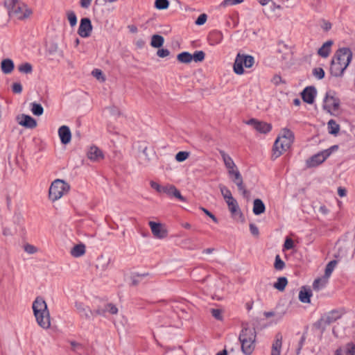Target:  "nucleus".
Returning a JSON list of instances; mask_svg holds the SVG:
<instances>
[{"label": "nucleus", "instance_id": "nucleus-9", "mask_svg": "<svg viewBox=\"0 0 355 355\" xmlns=\"http://www.w3.org/2000/svg\"><path fill=\"white\" fill-rule=\"evenodd\" d=\"M340 99L335 96V92L329 91L325 94L323 100V109L331 115H335L340 108Z\"/></svg>", "mask_w": 355, "mask_h": 355}, {"label": "nucleus", "instance_id": "nucleus-18", "mask_svg": "<svg viewBox=\"0 0 355 355\" xmlns=\"http://www.w3.org/2000/svg\"><path fill=\"white\" fill-rule=\"evenodd\" d=\"M317 91L314 86H309L304 88L301 93L302 100L309 104H312L316 96Z\"/></svg>", "mask_w": 355, "mask_h": 355}, {"label": "nucleus", "instance_id": "nucleus-41", "mask_svg": "<svg viewBox=\"0 0 355 355\" xmlns=\"http://www.w3.org/2000/svg\"><path fill=\"white\" fill-rule=\"evenodd\" d=\"M227 206H228L230 211L232 214H236L238 212L240 213L241 215L242 214L241 212V210L239 209L238 202L236 200V199L234 201H232V202H230L229 205H227Z\"/></svg>", "mask_w": 355, "mask_h": 355}, {"label": "nucleus", "instance_id": "nucleus-38", "mask_svg": "<svg viewBox=\"0 0 355 355\" xmlns=\"http://www.w3.org/2000/svg\"><path fill=\"white\" fill-rule=\"evenodd\" d=\"M336 264H337L336 260H332L327 263V265L326 266V268H325V271H324V276L328 278L330 277V275H331L333 270H334V268L336 267Z\"/></svg>", "mask_w": 355, "mask_h": 355}, {"label": "nucleus", "instance_id": "nucleus-29", "mask_svg": "<svg viewBox=\"0 0 355 355\" xmlns=\"http://www.w3.org/2000/svg\"><path fill=\"white\" fill-rule=\"evenodd\" d=\"M266 206L261 199L257 198L253 202V213L255 215H260L265 212Z\"/></svg>", "mask_w": 355, "mask_h": 355}, {"label": "nucleus", "instance_id": "nucleus-61", "mask_svg": "<svg viewBox=\"0 0 355 355\" xmlns=\"http://www.w3.org/2000/svg\"><path fill=\"white\" fill-rule=\"evenodd\" d=\"M92 1V0H80V6L81 8L87 9L90 6Z\"/></svg>", "mask_w": 355, "mask_h": 355}, {"label": "nucleus", "instance_id": "nucleus-17", "mask_svg": "<svg viewBox=\"0 0 355 355\" xmlns=\"http://www.w3.org/2000/svg\"><path fill=\"white\" fill-rule=\"evenodd\" d=\"M75 307L76 308L77 312L81 318L90 320L94 316L93 311L82 302H76Z\"/></svg>", "mask_w": 355, "mask_h": 355}, {"label": "nucleus", "instance_id": "nucleus-44", "mask_svg": "<svg viewBox=\"0 0 355 355\" xmlns=\"http://www.w3.org/2000/svg\"><path fill=\"white\" fill-rule=\"evenodd\" d=\"M285 267V263L281 259L280 256L279 254L276 255L275 263H274V268L277 270H282Z\"/></svg>", "mask_w": 355, "mask_h": 355}, {"label": "nucleus", "instance_id": "nucleus-5", "mask_svg": "<svg viewBox=\"0 0 355 355\" xmlns=\"http://www.w3.org/2000/svg\"><path fill=\"white\" fill-rule=\"evenodd\" d=\"M293 140V132L288 128H284L282 132V136L279 137L275 141L272 148V157L274 159L279 157L284 151L287 150L290 148Z\"/></svg>", "mask_w": 355, "mask_h": 355}, {"label": "nucleus", "instance_id": "nucleus-42", "mask_svg": "<svg viewBox=\"0 0 355 355\" xmlns=\"http://www.w3.org/2000/svg\"><path fill=\"white\" fill-rule=\"evenodd\" d=\"M210 313L211 315L218 320H223V310L220 309H211Z\"/></svg>", "mask_w": 355, "mask_h": 355}, {"label": "nucleus", "instance_id": "nucleus-14", "mask_svg": "<svg viewBox=\"0 0 355 355\" xmlns=\"http://www.w3.org/2000/svg\"><path fill=\"white\" fill-rule=\"evenodd\" d=\"M92 28L91 20L87 17L83 18L80 20L78 33L81 37H88L92 33Z\"/></svg>", "mask_w": 355, "mask_h": 355}, {"label": "nucleus", "instance_id": "nucleus-15", "mask_svg": "<svg viewBox=\"0 0 355 355\" xmlns=\"http://www.w3.org/2000/svg\"><path fill=\"white\" fill-rule=\"evenodd\" d=\"M17 123L26 128L33 129L37 126V121L29 115L21 114L16 117Z\"/></svg>", "mask_w": 355, "mask_h": 355}, {"label": "nucleus", "instance_id": "nucleus-3", "mask_svg": "<svg viewBox=\"0 0 355 355\" xmlns=\"http://www.w3.org/2000/svg\"><path fill=\"white\" fill-rule=\"evenodd\" d=\"M32 309L37 324L47 329L51 327L50 313L44 299L38 296L33 302Z\"/></svg>", "mask_w": 355, "mask_h": 355}, {"label": "nucleus", "instance_id": "nucleus-31", "mask_svg": "<svg viewBox=\"0 0 355 355\" xmlns=\"http://www.w3.org/2000/svg\"><path fill=\"white\" fill-rule=\"evenodd\" d=\"M223 39V35L219 31H213L209 35V40L211 45L219 44Z\"/></svg>", "mask_w": 355, "mask_h": 355}, {"label": "nucleus", "instance_id": "nucleus-19", "mask_svg": "<svg viewBox=\"0 0 355 355\" xmlns=\"http://www.w3.org/2000/svg\"><path fill=\"white\" fill-rule=\"evenodd\" d=\"M241 345V351L245 355H251L255 348V340L256 339H250L247 340L246 338L239 339Z\"/></svg>", "mask_w": 355, "mask_h": 355}, {"label": "nucleus", "instance_id": "nucleus-63", "mask_svg": "<svg viewBox=\"0 0 355 355\" xmlns=\"http://www.w3.org/2000/svg\"><path fill=\"white\" fill-rule=\"evenodd\" d=\"M94 315H104L106 313V309L104 308H98L96 310L93 311Z\"/></svg>", "mask_w": 355, "mask_h": 355}, {"label": "nucleus", "instance_id": "nucleus-30", "mask_svg": "<svg viewBox=\"0 0 355 355\" xmlns=\"http://www.w3.org/2000/svg\"><path fill=\"white\" fill-rule=\"evenodd\" d=\"M70 252L73 257H80L85 253V245L83 243L77 244L71 248Z\"/></svg>", "mask_w": 355, "mask_h": 355}, {"label": "nucleus", "instance_id": "nucleus-20", "mask_svg": "<svg viewBox=\"0 0 355 355\" xmlns=\"http://www.w3.org/2000/svg\"><path fill=\"white\" fill-rule=\"evenodd\" d=\"M58 135L62 144H67L71 141V132L67 125H62L58 129Z\"/></svg>", "mask_w": 355, "mask_h": 355}, {"label": "nucleus", "instance_id": "nucleus-27", "mask_svg": "<svg viewBox=\"0 0 355 355\" xmlns=\"http://www.w3.org/2000/svg\"><path fill=\"white\" fill-rule=\"evenodd\" d=\"M282 345V335L277 333L275 336V340L272 346L271 354L280 355V350Z\"/></svg>", "mask_w": 355, "mask_h": 355}, {"label": "nucleus", "instance_id": "nucleus-32", "mask_svg": "<svg viewBox=\"0 0 355 355\" xmlns=\"http://www.w3.org/2000/svg\"><path fill=\"white\" fill-rule=\"evenodd\" d=\"M327 128L329 133L334 135H336L340 130V125L334 119L329 121Z\"/></svg>", "mask_w": 355, "mask_h": 355}, {"label": "nucleus", "instance_id": "nucleus-53", "mask_svg": "<svg viewBox=\"0 0 355 355\" xmlns=\"http://www.w3.org/2000/svg\"><path fill=\"white\" fill-rule=\"evenodd\" d=\"M70 345L71 346V349L73 352H78L79 350L83 349V345L76 341H70Z\"/></svg>", "mask_w": 355, "mask_h": 355}, {"label": "nucleus", "instance_id": "nucleus-46", "mask_svg": "<svg viewBox=\"0 0 355 355\" xmlns=\"http://www.w3.org/2000/svg\"><path fill=\"white\" fill-rule=\"evenodd\" d=\"M324 71L321 67H316L313 69V75L319 80L324 77Z\"/></svg>", "mask_w": 355, "mask_h": 355}, {"label": "nucleus", "instance_id": "nucleus-12", "mask_svg": "<svg viewBox=\"0 0 355 355\" xmlns=\"http://www.w3.org/2000/svg\"><path fill=\"white\" fill-rule=\"evenodd\" d=\"M329 156V153L327 151H321L313 156L306 161V164L308 168H313L318 166L323 163L325 159Z\"/></svg>", "mask_w": 355, "mask_h": 355}, {"label": "nucleus", "instance_id": "nucleus-13", "mask_svg": "<svg viewBox=\"0 0 355 355\" xmlns=\"http://www.w3.org/2000/svg\"><path fill=\"white\" fill-rule=\"evenodd\" d=\"M246 123L248 125H252L254 130L262 134H266L269 132L272 129V125L270 123L261 121L255 119H251L248 120Z\"/></svg>", "mask_w": 355, "mask_h": 355}, {"label": "nucleus", "instance_id": "nucleus-49", "mask_svg": "<svg viewBox=\"0 0 355 355\" xmlns=\"http://www.w3.org/2000/svg\"><path fill=\"white\" fill-rule=\"evenodd\" d=\"M105 309H106V312H109L111 314H116L118 312V309L116 306L112 303L105 304Z\"/></svg>", "mask_w": 355, "mask_h": 355}, {"label": "nucleus", "instance_id": "nucleus-35", "mask_svg": "<svg viewBox=\"0 0 355 355\" xmlns=\"http://www.w3.org/2000/svg\"><path fill=\"white\" fill-rule=\"evenodd\" d=\"M18 70L21 73L30 74L33 72V66L29 62H24L18 66Z\"/></svg>", "mask_w": 355, "mask_h": 355}, {"label": "nucleus", "instance_id": "nucleus-16", "mask_svg": "<svg viewBox=\"0 0 355 355\" xmlns=\"http://www.w3.org/2000/svg\"><path fill=\"white\" fill-rule=\"evenodd\" d=\"M162 193H166L169 197H174L182 202H186V198L173 184H167L163 186Z\"/></svg>", "mask_w": 355, "mask_h": 355}, {"label": "nucleus", "instance_id": "nucleus-64", "mask_svg": "<svg viewBox=\"0 0 355 355\" xmlns=\"http://www.w3.org/2000/svg\"><path fill=\"white\" fill-rule=\"evenodd\" d=\"M338 194L340 197H344L347 194V191L345 188L343 187H338Z\"/></svg>", "mask_w": 355, "mask_h": 355}, {"label": "nucleus", "instance_id": "nucleus-4", "mask_svg": "<svg viewBox=\"0 0 355 355\" xmlns=\"http://www.w3.org/2000/svg\"><path fill=\"white\" fill-rule=\"evenodd\" d=\"M4 5L8 9L9 17L11 18L23 20L28 18L32 14V11L19 0H6Z\"/></svg>", "mask_w": 355, "mask_h": 355}, {"label": "nucleus", "instance_id": "nucleus-47", "mask_svg": "<svg viewBox=\"0 0 355 355\" xmlns=\"http://www.w3.org/2000/svg\"><path fill=\"white\" fill-rule=\"evenodd\" d=\"M189 156V153L186 151H180L175 155L178 162H182L186 160Z\"/></svg>", "mask_w": 355, "mask_h": 355}, {"label": "nucleus", "instance_id": "nucleus-51", "mask_svg": "<svg viewBox=\"0 0 355 355\" xmlns=\"http://www.w3.org/2000/svg\"><path fill=\"white\" fill-rule=\"evenodd\" d=\"M12 91L14 94H21L22 92V85L20 83H14L12 85Z\"/></svg>", "mask_w": 355, "mask_h": 355}, {"label": "nucleus", "instance_id": "nucleus-1", "mask_svg": "<svg viewBox=\"0 0 355 355\" xmlns=\"http://www.w3.org/2000/svg\"><path fill=\"white\" fill-rule=\"evenodd\" d=\"M353 53L348 47L338 49L332 58L330 65V73L334 77H342L344 71L350 64Z\"/></svg>", "mask_w": 355, "mask_h": 355}, {"label": "nucleus", "instance_id": "nucleus-62", "mask_svg": "<svg viewBox=\"0 0 355 355\" xmlns=\"http://www.w3.org/2000/svg\"><path fill=\"white\" fill-rule=\"evenodd\" d=\"M272 83L275 85H278L280 83H284V81L280 76L275 75L272 79Z\"/></svg>", "mask_w": 355, "mask_h": 355}, {"label": "nucleus", "instance_id": "nucleus-33", "mask_svg": "<svg viewBox=\"0 0 355 355\" xmlns=\"http://www.w3.org/2000/svg\"><path fill=\"white\" fill-rule=\"evenodd\" d=\"M288 284V280L285 277H281L277 279V281L274 284L273 286L275 288L279 291H284L286 285Z\"/></svg>", "mask_w": 355, "mask_h": 355}, {"label": "nucleus", "instance_id": "nucleus-54", "mask_svg": "<svg viewBox=\"0 0 355 355\" xmlns=\"http://www.w3.org/2000/svg\"><path fill=\"white\" fill-rule=\"evenodd\" d=\"M243 1V0H224L222 2V5L223 6H233V5L239 4V3H242Z\"/></svg>", "mask_w": 355, "mask_h": 355}, {"label": "nucleus", "instance_id": "nucleus-21", "mask_svg": "<svg viewBox=\"0 0 355 355\" xmlns=\"http://www.w3.org/2000/svg\"><path fill=\"white\" fill-rule=\"evenodd\" d=\"M87 157L91 161L98 162L103 159L104 155L103 152L98 147L93 146L89 148L87 152Z\"/></svg>", "mask_w": 355, "mask_h": 355}, {"label": "nucleus", "instance_id": "nucleus-60", "mask_svg": "<svg viewBox=\"0 0 355 355\" xmlns=\"http://www.w3.org/2000/svg\"><path fill=\"white\" fill-rule=\"evenodd\" d=\"M250 230L254 236H258L259 234L258 227L253 223L250 224Z\"/></svg>", "mask_w": 355, "mask_h": 355}, {"label": "nucleus", "instance_id": "nucleus-56", "mask_svg": "<svg viewBox=\"0 0 355 355\" xmlns=\"http://www.w3.org/2000/svg\"><path fill=\"white\" fill-rule=\"evenodd\" d=\"M92 75L96 78L98 80L102 79V81L105 80V78L103 77V72L101 70L95 69L92 71Z\"/></svg>", "mask_w": 355, "mask_h": 355}, {"label": "nucleus", "instance_id": "nucleus-59", "mask_svg": "<svg viewBox=\"0 0 355 355\" xmlns=\"http://www.w3.org/2000/svg\"><path fill=\"white\" fill-rule=\"evenodd\" d=\"M201 209L203 211V212L207 215L209 217H210L213 221L216 223H217L218 222L217 218L212 214L211 213L209 210H207V209L205 208H203V207H201Z\"/></svg>", "mask_w": 355, "mask_h": 355}, {"label": "nucleus", "instance_id": "nucleus-11", "mask_svg": "<svg viewBox=\"0 0 355 355\" xmlns=\"http://www.w3.org/2000/svg\"><path fill=\"white\" fill-rule=\"evenodd\" d=\"M148 225L151 229L152 234L157 239H164L168 235V231L164 225L160 223L150 221Z\"/></svg>", "mask_w": 355, "mask_h": 355}, {"label": "nucleus", "instance_id": "nucleus-2", "mask_svg": "<svg viewBox=\"0 0 355 355\" xmlns=\"http://www.w3.org/2000/svg\"><path fill=\"white\" fill-rule=\"evenodd\" d=\"M32 309L37 324L47 329L51 327L50 313L44 299L38 296L33 302Z\"/></svg>", "mask_w": 355, "mask_h": 355}, {"label": "nucleus", "instance_id": "nucleus-37", "mask_svg": "<svg viewBox=\"0 0 355 355\" xmlns=\"http://www.w3.org/2000/svg\"><path fill=\"white\" fill-rule=\"evenodd\" d=\"M31 112L35 116H41L44 112L43 107L40 103H31Z\"/></svg>", "mask_w": 355, "mask_h": 355}, {"label": "nucleus", "instance_id": "nucleus-39", "mask_svg": "<svg viewBox=\"0 0 355 355\" xmlns=\"http://www.w3.org/2000/svg\"><path fill=\"white\" fill-rule=\"evenodd\" d=\"M205 57V53L202 51H197L193 55L191 54V60L196 62H202L204 60Z\"/></svg>", "mask_w": 355, "mask_h": 355}, {"label": "nucleus", "instance_id": "nucleus-50", "mask_svg": "<svg viewBox=\"0 0 355 355\" xmlns=\"http://www.w3.org/2000/svg\"><path fill=\"white\" fill-rule=\"evenodd\" d=\"M24 248V251L30 254H35L37 252V248L35 246L28 243L26 244Z\"/></svg>", "mask_w": 355, "mask_h": 355}, {"label": "nucleus", "instance_id": "nucleus-58", "mask_svg": "<svg viewBox=\"0 0 355 355\" xmlns=\"http://www.w3.org/2000/svg\"><path fill=\"white\" fill-rule=\"evenodd\" d=\"M157 54L160 58H165L169 55L170 51L166 49H160L157 51Z\"/></svg>", "mask_w": 355, "mask_h": 355}, {"label": "nucleus", "instance_id": "nucleus-48", "mask_svg": "<svg viewBox=\"0 0 355 355\" xmlns=\"http://www.w3.org/2000/svg\"><path fill=\"white\" fill-rule=\"evenodd\" d=\"M325 282L320 278L314 280L313 283V288L315 291H319L324 286Z\"/></svg>", "mask_w": 355, "mask_h": 355}, {"label": "nucleus", "instance_id": "nucleus-36", "mask_svg": "<svg viewBox=\"0 0 355 355\" xmlns=\"http://www.w3.org/2000/svg\"><path fill=\"white\" fill-rule=\"evenodd\" d=\"M177 59L179 62L182 63H189L191 60V54L189 52H182L178 55Z\"/></svg>", "mask_w": 355, "mask_h": 355}, {"label": "nucleus", "instance_id": "nucleus-55", "mask_svg": "<svg viewBox=\"0 0 355 355\" xmlns=\"http://www.w3.org/2000/svg\"><path fill=\"white\" fill-rule=\"evenodd\" d=\"M150 187L155 189L158 193H162L163 189V186H161L159 184L155 181H150Z\"/></svg>", "mask_w": 355, "mask_h": 355}, {"label": "nucleus", "instance_id": "nucleus-26", "mask_svg": "<svg viewBox=\"0 0 355 355\" xmlns=\"http://www.w3.org/2000/svg\"><path fill=\"white\" fill-rule=\"evenodd\" d=\"M334 42L332 40H328L318 50V54L322 58H327L331 53V47Z\"/></svg>", "mask_w": 355, "mask_h": 355}, {"label": "nucleus", "instance_id": "nucleus-34", "mask_svg": "<svg viewBox=\"0 0 355 355\" xmlns=\"http://www.w3.org/2000/svg\"><path fill=\"white\" fill-rule=\"evenodd\" d=\"M164 37L159 35H154L152 37L150 45L155 48H160L164 44Z\"/></svg>", "mask_w": 355, "mask_h": 355}, {"label": "nucleus", "instance_id": "nucleus-23", "mask_svg": "<svg viewBox=\"0 0 355 355\" xmlns=\"http://www.w3.org/2000/svg\"><path fill=\"white\" fill-rule=\"evenodd\" d=\"M219 153L223 158L225 166L227 168L228 172L230 171H232V170H235V169L238 168L237 166H236L235 163L231 158V157L230 155H228L227 154H226L225 151L220 150Z\"/></svg>", "mask_w": 355, "mask_h": 355}, {"label": "nucleus", "instance_id": "nucleus-8", "mask_svg": "<svg viewBox=\"0 0 355 355\" xmlns=\"http://www.w3.org/2000/svg\"><path fill=\"white\" fill-rule=\"evenodd\" d=\"M254 63V58L250 55H245L239 53L234 63V71L239 75L244 73L243 67L250 68Z\"/></svg>", "mask_w": 355, "mask_h": 355}, {"label": "nucleus", "instance_id": "nucleus-40", "mask_svg": "<svg viewBox=\"0 0 355 355\" xmlns=\"http://www.w3.org/2000/svg\"><path fill=\"white\" fill-rule=\"evenodd\" d=\"M169 6V1L168 0H155V7L158 10H165Z\"/></svg>", "mask_w": 355, "mask_h": 355}, {"label": "nucleus", "instance_id": "nucleus-7", "mask_svg": "<svg viewBox=\"0 0 355 355\" xmlns=\"http://www.w3.org/2000/svg\"><path fill=\"white\" fill-rule=\"evenodd\" d=\"M70 189V186L68 183L60 179L55 180L51 184L49 191V199L52 201H55L62 197L65 193H67Z\"/></svg>", "mask_w": 355, "mask_h": 355}, {"label": "nucleus", "instance_id": "nucleus-43", "mask_svg": "<svg viewBox=\"0 0 355 355\" xmlns=\"http://www.w3.org/2000/svg\"><path fill=\"white\" fill-rule=\"evenodd\" d=\"M67 19L69 21L70 26L73 27L76 25L77 17L75 12L72 10H69L67 12Z\"/></svg>", "mask_w": 355, "mask_h": 355}, {"label": "nucleus", "instance_id": "nucleus-52", "mask_svg": "<svg viewBox=\"0 0 355 355\" xmlns=\"http://www.w3.org/2000/svg\"><path fill=\"white\" fill-rule=\"evenodd\" d=\"M207 19V16L206 14H205V13L201 14L197 18L195 23L196 25H198V26L203 25L206 22Z\"/></svg>", "mask_w": 355, "mask_h": 355}, {"label": "nucleus", "instance_id": "nucleus-28", "mask_svg": "<svg viewBox=\"0 0 355 355\" xmlns=\"http://www.w3.org/2000/svg\"><path fill=\"white\" fill-rule=\"evenodd\" d=\"M311 296V291L309 288L307 289L305 286H302L299 293L300 301L302 303H310Z\"/></svg>", "mask_w": 355, "mask_h": 355}, {"label": "nucleus", "instance_id": "nucleus-10", "mask_svg": "<svg viewBox=\"0 0 355 355\" xmlns=\"http://www.w3.org/2000/svg\"><path fill=\"white\" fill-rule=\"evenodd\" d=\"M232 181L237 186L238 190L241 193L244 198H248L250 193L247 190L243 182V179L239 169L230 171L228 173Z\"/></svg>", "mask_w": 355, "mask_h": 355}, {"label": "nucleus", "instance_id": "nucleus-22", "mask_svg": "<svg viewBox=\"0 0 355 355\" xmlns=\"http://www.w3.org/2000/svg\"><path fill=\"white\" fill-rule=\"evenodd\" d=\"M335 355H355V345L352 342L347 343L343 349L338 348Z\"/></svg>", "mask_w": 355, "mask_h": 355}, {"label": "nucleus", "instance_id": "nucleus-45", "mask_svg": "<svg viewBox=\"0 0 355 355\" xmlns=\"http://www.w3.org/2000/svg\"><path fill=\"white\" fill-rule=\"evenodd\" d=\"M218 187L220 189L221 195L223 196L224 199H226L228 197L232 196L230 190L227 187H225V185L219 184Z\"/></svg>", "mask_w": 355, "mask_h": 355}, {"label": "nucleus", "instance_id": "nucleus-25", "mask_svg": "<svg viewBox=\"0 0 355 355\" xmlns=\"http://www.w3.org/2000/svg\"><path fill=\"white\" fill-rule=\"evenodd\" d=\"M246 338L247 340L256 339V331L254 328H250L248 327H243L240 333L239 339Z\"/></svg>", "mask_w": 355, "mask_h": 355}, {"label": "nucleus", "instance_id": "nucleus-6", "mask_svg": "<svg viewBox=\"0 0 355 355\" xmlns=\"http://www.w3.org/2000/svg\"><path fill=\"white\" fill-rule=\"evenodd\" d=\"M343 309H334L324 314L317 322L314 323V327L323 333L327 327L340 319L344 314Z\"/></svg>", "mask_w": 355, "mask_h": 355}, {"label": "nucleus", "instance_id": "nucleus-24", "mask_svg": "<svg viewBox=\"0 0 355 355\" xmlns=\"http://www.w3.org/2000/svg\"><path fill=\"white\" fill-rule=\"evenodd\" d=\"M15 69L13 61L10 58L3 59L1 62V69L4 74H9Z\"/></svg>", "mask_w": 355, "mask_h": 355}, {"label": "nucleus", "instance_id": "nucleus-57", "mask_svg": "<svg viewBox=\"0 0 355 355\" xmlns=\"http://www.w3.org/2000/svg\"><path fill=\"white\" fill-rule=\"evenodd\" d=\"M293 247V241L290 238H286L284 244V248L286 250H290L292 249Z\"/></svg>", "mask_w": 355, "mask_h": 355}]
</instances>
